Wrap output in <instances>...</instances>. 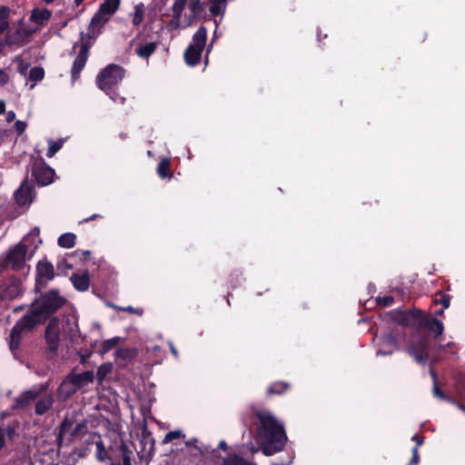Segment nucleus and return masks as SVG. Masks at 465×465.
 <instances>
[{"label": "nucleus", "mask_w": 465, "mask_h": 465, "mask_svg": "<svg viewBox=\"0 0 465 465\" xmlns=\"http://www.w3.org/2000/svg\"><path fill=\"white\" fill-rule=\"evenodd\" d=\"M174 0L172 6L171 25L178 29L193 26L205 13V4L201 0Z\"/></svg>", "instance_id": "f03ea898"}, {"label": "nucleus", "mask_w": 465, "mask_h": 465, "mask_svg": "<svg viewBox=\"0 0 465 465\" xmlns=\"http://www.w3.org/2000/svg\"><path fill=\"white\" fill-rule=\"evenodd\" d=\"M432 393L434 397L439 398L442 401H450V399L445 394V392L442 390H440L439 384H433Z\"/></svg>", "instance_id": "09e8293b"}, {"label": "nucleus", "mask_w": 465, "mask_h": 465, "mask_svg": "<svg viewBox=\"0 0 465 465\" xmlns=\"http://www.w3.org/2000/svg\"><path fill=\"white\" fill-rule=\"evenodd\" d=\"M96 459L99 461H105L106 460H110V457L107 455V451L105 450L104 444L102 440H98L96 443Z\"/></svg>", "instance_id": "79ce46f5"}, {"label": "nucleus", "mask_w": 465, "mask_h": 465, "mask_svg": "<svg viewBox=\"0 0 465 465\" xmlns=\"http://www.w3.org/2000/svg\"><path fill=\"white\" fill-rule=\"evenodd\" d=\"M101 32L102 31H87L84 33V31H81L79 41L74 44L73 51L79 48V52L71 68V79L73 84L79 79L80 74L86 64L89 51L94 45Z\"/></svg>", "instance_id": "7ed1b4c3"}, {"label": "nucleus", "mask_w": 465, "mask_h": 465, "mask_svg": "<svg viewBox=\"0 0 465 465\" xmlns=\"http://www.w3.org/2000/svg\"><path fill=\"white\" fill-rule=\"evenodd\" d=\"M394 351L393 349H385V348H381L377 351V355H391L392 354V352Z\"/></svg>", "instance_id": "13d9d810"}, {"label": "nucleus", "mask_w": 465, "mask_h": 465, "mask_svg": "<svg viewBox=\"0 0 465 465\" xmlns=\"http://www.w3.org/2000/svg\"><path fill=\"white\" fill-rule=\"evenodd\" d=\"M145 6L143 3H139L134 6V13L131 14L132 23L134 26H139L144 18Z\"/></svg>", "instance_id": "2f4dec72"}, {"label": "nucleus", "mask_w": 465, "mask_h": 465, "mask_svg": "<svg viewBox=\"0 0 465 465\" xmlns=\"http://www.w3.org/2000/svg\"><path fill=\"white\" fill-rule=\"evenodd\" d=\"M207 31H196L193 42L184 51V61L189 66H195L200 63L202 53L206 45Z\"/></svg>", "instance_id": "9d476101"}, {"label": "nucleus", "mask_w": 465, "mask_h": 465, "mask_svg": "<svg viewBox=\"0 0 465 465\" xmlns=\"http://www.w3.org/2000/svg\"><path fill=\"white\" fill-rule=\"evenodd\" d=\"M15 118V113L14 111H9L6 114V121L7 122H12L14 121Z\"/></svg>", "instance_id": "69168bd1"}, {"label": "nucleus", "mask_w": 465, "mask_h": 465, "mask_svg": "<svg viewBox=\"0 0 465 465\" xmlns=\"http://www.w3.org/2000/svg\"><path fill=\"white\" fill-rule=\"evenodd\" d=\"M411 440L416 442L414 447H417V450H419V447L421 446L424 442V437L415 434L412 436Z\"/></svg>", "instance_id": "4d7b16f0"}, {"label": "nucleus", "mask_w": 465, "mask_h": 465, "mask_svg": "<svg viewBox=\"0 0 465 465\" xmlns=\"http://www.w3.org/2000/svg\"><path fill=\"white\" fill-rule=\"evenodd\" d=\"M71 255L77 257L80 262H88L90 260V258H91V252L90 251L77 250V251L74 252Z\"/></svg>", "instance_id": "a18cd8bd"}, {"label": "nucleus", "mask_w": 465, "mask_h": 465, "mask_svg": "<svg viewBox=\"0 0 465 465\" xmlns=\"http://www.w3.org/2000/svg\"><path fill=\"white\" fill-rule=\"evenodd\" d=\"M429 341L426 338L420 337L411 341L408 344L407 351L420 364H425L429 359Z\"/></svg>", "instance_id": "dca6fc26"}, {"label": "nucleus", "mask_w": 465, "mask_h": 465, "mask_svg": "<svg viewBox=\"0 0 465 465\" xmlns=\"http://www.w3.org/2000/svg\"><path fill=\"white\" fill-rule=\"evenodd\" d=\"M54 403V398L52 393L44 394L39 398L35 403V412L36 415H45L49 410L52 409Z\"/></svg>", "instance_id": "4be33fe9"}, {"label": "nucleus", "mask_w": 465, "mask_h": 465, "mask_svg": "<svg viewBox=\"0 0 465 465\" xmlns=\"http://www.w3.org/2000/svg\"><path fill=\"white\" fill-rule=\"evenodd\" d=\"M223 465H251L247 460H245L243 458L233 455L232 457L224 458L223 459Z\"/></svg>", "instance_id": "c03bdc74"}, {"label": "nucleus", "mask_w": 465, "mask_h": 465, "mask_svg": "<svg viewBox=\"0 0 465 465\" xmlns=\"http://www.w3.org/2000/svg\"><path fill=\"white\" fill-rule=\"evenodd\" d=\"M35 32L0 31V54H6L9 49L25 45Z\"/></svg>", "instance_id": "0eeeda50"}, {"label": "nucleus", "mask_w": 465, "mask_h": 465, "mask_svg": "<svg viewBox=\"0 0 465 465\" xmlns=\"http://www.w3.org/2000/svg\"><path fill=\"white\" fill-rule=\"evenodd\" d=\"M45 77V70L42 66H35L33 67L28 75V80L31 82H39L42 81Z\"/></svg>", "instance_id": "ea45409f"}, {"label": "nucleus", "mask_w": 465, "mask_h": 465, "mask_svg": "<svg viewBox=\"0 0 465 465\" xmlns=\"http://www.w3.org/2000/svg\"><path fill=\"white\" fill-rule=\"evenodd\" d=\"M411 453L412 456L408 465H418L420 462V454L419 450H417V447L412 448Z\"/></svg>", "instance_id": "3c124183"}, {"label": "nucleus", "mask_w": 465, "mask_h": 465, "mask_svg": "<svg viewBox=\"0 0 465 465\" xmlns=\"http://www.w3.org/2000/svg\"><path fill=\"white\" fill-rule=\"evenodd\" d=\"M88 431L87 421L82 420L73 427L68 436V442H73L76 438L84 436Z\"/></svg>", "instance_id": "c85d7f7f"}, {"label": "nucleus", "mask_w": 465, "mask_h": 465, "mask_svg": "<svg viewBox=\"0 0 465 465\" xmlns=\"http://www.w3.org/2000/svg\"><path fill=\"white\" fill-rule=\"evenodd\" d=\"M45 340L47 347L45 353L47 358L52 359L57 354L60 346V331L56 318L50 320L45 330Z\"/></svg>", "instance_id": "9b49d317"}, {"label": "nucleus", "mask_w": 465, "mask_h": 465, "mask_svg": "<svg viewBox=\"0 0 465 465\" xmlns=\"http://www.w3.org/2000/svg\"><path fill=\"white\" fill-rule=\"evenodd\" d=\"M39 235H40L39 228L35 227L34 229H32L31 232L25 238V240L27 242L32 238L34 242L36 241L37 242L35 243V248H36L38 246V244L42 243V240L40 239Z\"/></svg>", "instance_id": "49530a36"}, {"label": "nucleus", "mask_w": 465, "mask_h": 465, "mask_svg": "<svg viewBox=\"0 0 465 465\" xmlns=\"http://www.w3.org/2000/svg\"><path fill=\"white\" fill-rule=\"evenodd\" d=\"M161 44L159 31H138L136 36L131 41L135 54L143 59H148Z\"/></svg>", "instance_id": "423d86ee"}, {"label": "nucleus", "mask_w": 465, "mask_h": 465, "mask_svg": "<svg viewBox=\"0 0 465 465\" xmlns=\"http://www.w3.org/2000/svg\"><path fill=\"white\" fill-rule=\"evenodd\" d=\"M185 434L181 430L169 431L163 438L162 443L167 444L176 439H184Z\"/></svg>", "instance_id": "37998d69"}, {"label": "nucleus", "mask_w": 465, "mask_h": 465, "mask_svg": "<svg viewBox=\"0 0 465 465\" xmlns=\"http://www.w3.org/2000/svg\"><path fill=\"white\" fill-rule=\"evenodd\" d=\"M450 295L444 293L441 291L436 292L433 298V304L441 305L443 309H448L450 305Z\"/></svg>", "instance_id": "f704fd0d"}, {"label": "nucleus", "mask_w": 465, "mask_h": 465, "mask_svg": "<svg viewBox=\"0 0 465 465\" xmlns=\"http://www.w3.org/2000/svg\"><path fill=\"white\" fill-rule=\"evenodd\" d=\"M125 69L124 67L115 64H110L99 72L95 83L97 87L114 101H117V97L124 100L116 93V88L123 81Z\"/></svg>", "instance_id": "20e7f679"}, {"label": "nucleus", "mask_w": 465, "mask_h": 465, "mask_svg": "<svg viewBox=\"0 0 465 465\" xmlns=\"http://www.w3.org/2000/svg\"><path fill=\"white\" fill-rule=\"evenodd\" d=\"M168 345L170 347V351L172 352V354L175 357V358H178L179 356V353H178V351L177 349L175 348L174 344L173 341H168Z\"/></svg>", "instance_id": "bf43d9fd"}, {"label": "nucleus", "mask_w": 465, "mask_h": 465, "mask_svg": "<svg viewBox=\"0 0 465 465\" xmlns=\"http://www.w3.org/2000/svg\"><path fill=\"white\" fill-rule=\"evenodd\" d=\"M70 279L74 287L77 291L85 292L88 290L90 285V276L88 271H84L82 273H73Z\"/></svg>", "instance_id": "5701e85b"}, {"label": "nucleus", "mask_w": 465, "mask_h": 465, "mask_svg": "<svg viewBox=\"0 0 465 465\" xmlns=\"http://www.w3.org/2000/svg\"><path fill=\"white\" fill-rule=\"evenodd\" d=\"M31 173L39 186H46L54 182L55 172L42 156H31Z\"/></svg>", "instance_id": "6e6552de"}, {"label": "nucleus", "mask_w": 465, "mask_h": 465, "mask_svg": "<svg viewBox=\"0 0 465 465\" xmlns=\"http://www.w3.org/2000/svg\"><path fill=\"white\" fill-rule=\"evenodd\" d=\"M15 131L17 132V134H22L26 128V123H25L23 121H16L15 124Z\"/></svg>", "instance_id": "603ef678"}, {"label": "nucleus", "mask_w": 465, "mask_h": 465, "mask_svg": "<svg viewBox=\"0 0 465 465\" xmlns=\"http://www.w3.org/2000/svg\"><path fill=\"white\" fill-rule=\"evenodd\" d=\"M0 29H10L7 19L2 20L0 18Z\"/></svg>", "instance_id": "e2e57ef3"}, {"label": "nucleus", "mask_w": 465, "mask_h": 465, "mask_svg": "<svg viewBox=\"0 0 465 465\" xmlns=\"http://www.w3.org/2000/svg\"><path fill=\"white\" fill-rule=\"evenodd\" d=\"M113 371V364L111 362H105L100 365L97 369L96 378L99 382H102L106 376Z\"/></svg>", "instance_id": "e433bc0d"}, {"label": "nucleus", "mask_w": 465, "mask_h": 465, "mask_svg": "<svg viewBox=\"0 0 465 465\" xmlns=\"http://www.w3.org/2000/svg\"><path fill=\"white\" fill-rule=\"evenodd\" d=\"M8 82V74L3 69H0V86L5 85Z\"/></svg>", "instance_id": "5fc2aeb1"}, {"label": "nucleus", "mask_w": 465, "mask_h": 465, "mask_svg": "<svg viewBox=\"0 0 465 465\" xmlns=\"http://www.w3.org/2000/svg\"><path fill=\"white\" fill-rule=\"evenodd\" d=\"M120 5V0H105L99 6V11L109 16L115 13Z\"/></svg>", "instance_id": "7c9ffc66"}, {"label": "nucleus", "mask_w": 465, "mask_h": 465, "mask_svg": "<svg viewBox=\"0 0 465 465\" xmlns=\"http://www.w3.org/2000/svg\"><path fill=\"white\" fill-rule=\"evenodd\" d=\"M423 330H427L430 332L433 333L436 337L442 334L444 331V325L443 322L440 320H438L436 317L425 313L423 312L421 319H420V325L419 328V331H421Z\"/></svg>", "instance_id": "aec40b11"}, {"label": "nucleus", "mask_w": 465, "mask_h": 465, "mask_svg": "<svg viewBox=\"0 0 465 465\" xmlns=\"http://www.w3.org/2000/svg\"><path fill=\"white\" fill-rule=\"evenodd\" d=\"M0 287L5 300H14L23 292L22 281L16 276L8 278Z\"/></svg>", "instance_id": "412c9836"}, {"label": "nucleus", "mask_w": 465, "mask_h": 465, "mask_svg": "<svg viewBox=\"0 0 465 465\" xmlns=\"http://www.w3.org/2000/svg\"><path fill=\"white\" fill-rule=\"evenodd\" d=\"M48 389L47 383H42L37 386L33 387L32 389L24 391L19 397L15 398L14 409H25L29 406V404L37 399H39L42 395L45 393Z\"/></svg>", "instance_id": "2eb2a0df"}, {"label": "nucleus", "mask_w": 465, "mask_h": 465, "mask_svg": "<svg viewBox=\"0 0 465 465\" xmlns=\"http://www.w3.org/2000/svg\"><path fill=\"white\" fill-rule=\"evenodd\" d=\"M422 313L423 311L414 307L409 310H392L389 312V316L392 322L419 331Z\"/></svg>", "instance_id": "1a4fd4ad"}, {"label": "nucleus", "mask_w": 465, "mask_h": 465, "mask_svg": "<svg viewBox=\"0 0 465 465\" xmlns=\"http://www.w3.org/2000/svg\"><path fill=\"white\" fill-rule=\"evenodd\" d=\"M26 253L27 246L23 242L9 249L5 256L13 271L18 272L25 267Z\"/></svg>", "instance_id": "f3484780"}, {"label": "nucleus", "mask_w": 465, "mask_h": 465, "mask_svg": "<svg viewBox=\"0 0 465 465\" xmlns=\"http://www.w3.org/2000/svg\"><path fill=\"white\" fill-rule=\"evenodd\" d=\"M38 293L39 296L31 305L45 322L66 302V299L61 296L56 289L44 292L40 291Z\"/></svg>", "instance_id": "39448f33"}, {"label": "nucleus", "mask_w": 465, "mask_h": 465, "mask_svg": "<svg viewBox=\"0 0 465 465\" xmlns=\"http://www.w3.org/2000/svg\"><path fill=\"white\" fill-rule=\"evenodd\" d=\"M35 197V186L33 181H29L28 175L22 181L19 188L15 192V199L19 206H25L33 202Z\"/></svg>", "instance_id": "a211bd4d"}, {"label": "nucleus", "mask_w": 465, "mask_h": 465, "mask_svg": "<svg viewBox=\"0 0 465 465\" xmlns=\"http://www.w3.org/2000/svg\"><path fill=\"white\" fill-rule=\"evenodd\" d=\"M119 341H120L119 337H114V338L104 341L101 344L100 352L102 354H105V353L109 352L111 350H113L118 344Z\"/></svg>", "instance_id": "58836bf2"}, {"label": "nucleus", "mask_w": 465, "mask_h": 465, "mask_svg": "<svg viewBox=\"0 0 465 465\" xmlns=\"http://www.w3.org/2000/svg\"><path fill=\"white\" fill-rule=\"evenodd\" d=\"M22 341V333L12 328L9 334V349L16 358Z\"/></svg>", "instance_id": "cd10ccee"}, {"label": "nucleus", "mask_w": 465, "mask_h": 465, "mask_svg": "<svg viewBox=\"0 0 465 465\" xmlns=\"http://www.w3.org/2000/svg\"><path fill=\"white\" fill-rule=\"evenodd\" d=\"M157 174L162 178H171L173 173L171 172V161L169 158H163L157 164Z\"/></svg>", "instance_id": "c756f323"}, {"label": "nucleus", "mask_w": 465, "mask_h": 465, "mask_svg": "<svg viewBox=\"0 0 465 465\" xmlns=\"http://www.w3.org/2000/svg\"><path fill=\"white\" fill-rule=\"evenodd\" d=\"M76 236L73 232H65L59 236L57 243L62 248H73L75 244Z\"/></svg>", "instance_id": "473e14b6"}, {"label": "nucleus", "mask_w": 465, "mask_h": 465, "mask_svg": "<svg viewBox=\"0 0 465 465\" xmlns=\"http://www.w3.org/2000/svg\"><path fill=\"white\" fill-rule=\"evenodd\" d=\"M21 423L18 420H12L6 424L0 426V450L5 447L6 440L14 443L19 437V430Z\"/></svg>", "instance_id": "6ab92c4d"}, {"label": "nucleus", "mask_w": 465, "mask_h": 465, "mask_svg": "<svg viewBox=\"0 0 465 465\" xmlns=\"http://www.w3.org/2000/svg\"><path fill=\"white\" fill-rule=\"evenodd\" d=\"M123 455V465H132L131 463V451L128 450L125 445L121 446Z\"/></svg>", "instance_id": "8fccbe9b"}, {"label": "nucleus", "mask_w": 465, "mask_h": 465, "mask_svg": "<svg viewBox=\"0 0 465 465\" xmlns=\"http://www.w3.org/2000/svg\"><path fill=\"white\" fill-rule=\"evenodd\" d=\"M218 448L223 450H227L228 449V445L227 443L225 442V440H221L218 444Z\"/></svg>", "instance_id": "774afa93"}, {"label": "nucleus", "mask_w": 465, "mask_h": 465, "mask_svg": "<svg viewBox=\"0 0 465 465\" xmlns=\"http://www.w3.org/2000/svg\"><path fill=\"white\" fill-rule=\"evenodd\" d=\"M430 377L432 379L433 384H438L437 372H436V371L433 368L430 369Z\"/></svg>", "instance_id": "680f3d73"}, {"label": "nucleus", "mask_w": 465, "mask_h": 465, "mask_svg": "<svg viewBox=\"0 0 465 465\" xmlns=\"http://www.w3.org/2000/svg\"><path fill=\"white\" fill-rule=\"evenodd\" d=\"M51 15L52 12L46 8H34L31 12L30 20L38 26H45Z\"/></svg>", "instance_id": "b1692460"}, {"label": "nucleus", "mask_w": 465, "mask_h": 465, "mask_svg": "<svg viewBox=\"0 0 465 465\" xmlns=\"http://www.w3.org/2000/svg\"><path fill=\"white\" fill-rule=\"evenodd\" d=\"M63 144H64V140H62V139L58 140V141L49 140L48 141L49 148L46 153V156L48 158H52L62 148Z\"/></svg>", "instance_id": "a19ab883"}, {"label": "nucleus", "mask_w": 465, "mask_h": 465, "mask_svg": "<svg viewBox=\"0 0 465 465\" xmlns=\"http://www.w3.org/2000/svg\"><path fill=\"white\" fill-rule=\"evenodd\" d=\"M48 389L47 383H42L37 386L33 387L32 389L24 391L19 397L15 398L14 409H25L29 406V404L37 399H39L42 395L45 393Z\"/></svg>", "instance_id": "4468645a"}, {"label": "nucleus", "mask_w": 465, "mask_h": 465, "mask_svg": "<svg viewBox=\"0 0 465 465\" xmlns=\"http://www.w3.org/2000/svg\"><path fill=\"white\" fill-rule=\"evenodd\" d=\"M35 309L31 305L29 310L14 325L13 329L23 333L30 331L37 325L45 322L40 314L36 313Z\"/></svg>", "instance_id": "ddd939ff"}, {"label": "nucleus", "mask_w": 465, "mask_h": 465, "mask_svg": "<svg viewBox=\"0 0 465 465\" xmlns=\"http://www.w3.org/2000/svg\"><path fill=\"white\" fill-rule=\"evenodd\" d=\"M28 66H29L28 64H25L24 63L21 62L17 68L18 73L25 75Z\"/></svg>", "instance_id": "052dcab7"}, {"label": "nucleus", "mask_w": 465, "mask_h": 465, "mask_svg": "<svg viewBox=\"0 0 465 465\" xmlns=\"http://www.w3.org/2000/svg\"><path fill=\"white\" fill-rule=\"evenodd\" d=\"M252 418L258 425L257 435L262 440V451L266 456H272L284 448L287 435L284 426L269 410L252 408Z\"/></svg>", "instance_id": "f257e3e1"}, {"label": "nucleus", "mask_w": 465, "mask_h": 465, "mask_svg": "<svg viewBox=\"0 0 465 465\" xmlns=\"http://www.w3.org/2000/svg\"><path fill=\"white\" fill-rule=\"evenodd\" d=\"M291 388L290 383L286 381H274L271 383L267 390H266V395L267 396H281L283 395L286 391H288Z\"/></svg>", "instance_id": "bb28decb"}, {"label": "nucleus", "mask_w": 465, "mask_h": 465, "mask_svg": "<svg viewBox=\"0 0 465 465\" xmlns=\"http://www.w3.org/2000/svg\"><path fill=\"white\" fill-rule=\"evenodd\" d=\"M54 276V265L46 259L39 261L36 264L35 292H40Z\"/></svg>", "instance_id": "f8f14e48"}, {"label": "nucleus", "mask_w": 465, "mask_h": 465, "mask_svg": "<svg viewBox=\"0 0 465 465\" xmlns=\"http://www.w3.org/2000/svg\"><path fill=\"white\" fill-rule=\"evenodd\" d=\"M97 218H102V216L100 214L94 213V214L91 215L90 217L84 219L83 221H81V223H87V222L95 220Z\"/></svg>", "instance_id": "0e129e2a"}, {"label": "nucleus", "mask_w": 465, "mask_h": 465, "mask_svg": "<svg viewBox=\"0 0 465 465\" xmlns=\"http://www.w3.org/2000/svg\"><path fill=\"white\" fill-rule=\"evenodd\" d=\"M68 379L73 385H74L76 388H80L84 384L93 382L94 372L92 371H85L78 374H70Z\"/></svg>", "instance_id": "393cba45"}, {"label": "nucleus", "mask_w": 465, "mask_h": 465, "mask_svg": "<svg viewBox=\"0 0 465 465\" xmlns=\"http://www.w3.org/2000/svg\"><path fill=\"white\" fill-rule=\"evenodd\" d=\"M377 304L382 307H389L394 302V298L391 295L378 297L376 299Z\"/></svg>", "instance_id": "de8ad7c7"}, {"label": "nucleus", "mask_w": 465, "mask_h": 465, "mask_svg": "<svg viewBox=\"0 0 465 465\" xmlns=\"http://www.w3.org/2000/svg\"><path fill=\"white\" fill-rule=\"evenodd\" d=\"M115 355L119 359L131 361L136 356V351L134 349L120 348L116 350Z\"/></svg>", "instance_id": "4c0bfd02"}, {"label": "nucleus", "mask_w": 465, "mask_h": 465, "mask_svg": "<svg viewBox=\"0 0 465 465\" xmlns=\"http://www.w3.org/2000/svg\"><path fill=\"white\" fill-rule=\"evenodd\" d=\"M9 15H10L9 7H7L5 5L0 6V18L2 20H5V19L8 20Z\"/></svg>", "instance_id": "864d4df0"}, {"label": "nucleus", "mask_w": 465, "mask_h": 465, "mask_svg": "<svg viewBox=\"0 0 465 465\" xmlns=\"http://www.w3.org/2000/svg\"><path fill=\"white\" fill-rule=\"evenodd\" d=\"M108 20L109 15H104L98 10L91 19L89 29H96L97 27H103Z\"/></svg>", "instance_id": "72a5a7b5"}, {"label": "nucleus", "mask_w": 465, "mask_h": 465, "mask_svg": "<svg viewBox=\"0 0 465 465\" xmlns=\"http://www.w3.org/2000/svg\"><path fill=\"white\" fill-rule=\"evenodd\" d=\"M10 266V263L9 262L7 261V258L6 256L3 257L1 256L0 257V275L2 274V272L8 267Z\"/></svg>", "instance_id": "6e6d98bb"}, {"label": "nucleus", "mask_w": 465, "mask_h": 465, "mask_svg": "<svg viewBox=\"0 0 465 465\" xmlns=\"http://www.w3.org/2000/svg\"><path fill=\"white\" fill-rule=\"evenodd\" d=\"M74 424V418L72 417H69V416H65L62 422L60 423L59 427H58V434L56 436V443L57 445L60 447L62 445V442L64 440V436L66 434V433H70L72 429H73V426Z\"/></svg>", "instance_id": "a878e982"}, {"label": "nucleus", "mask_w": 465, "mask_h": 465, "mask_svg": "<svg viewBox=\"0 0 465 465\" xmlns=\"http://www.w3.org/2000/svg\"><path fill=\"white\" fill-rule=\"evenodd\" d=\"M197 441H198V440H197V439H196V438H193V439H190L189 440H187V441L185 442V445H186L187 447H192V446H193V447L197 448V447L195 446V443H196Z\"/></svg>", "instance_id": "338daca9"}, {"label": "nucleus", "mask_w": 465, "mask_h": 465, "mask_svg": "<svg viewBox=\"0 0 465 465\" xmlns=\"http://www.w3.org/2000/svg\"><path fill=\"white\" fill-rule=\"evenodd\" d=\"M381 343L383 347H388L390 349L394 350L398 348V340L391 332H387L382 335Z\"/></svg>", "instance_id": "c9c22d12"}]
</instances>
